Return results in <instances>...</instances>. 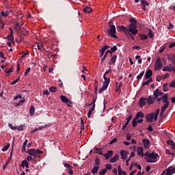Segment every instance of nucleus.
<instances>
[{"instance_id": "61", "label": "nucleus", "mask_w": 175, "mask_h": 175, "mask_svg": "<svg viewBox=\"0 0 175 175\" xmlns=\"http://www.w3.org/2000/svg\"><path fill=\"white\" fill-rule=\"evenodd\" d=\"M44 95H50V92L49 90H45L43 92Z\"/></svg>"}, {"instance_id": "10", "label": "nucleus", "mask_w": 175, "mask_h": 175, "mask_svg": "<svg viewBox=\"0 0 175 175\" xmlns=\"http://www.w3.org/2000/svg\"><path fill=\"white\" fill-rule=\"evenodd\" d=\"M165 171H166L165 175L174 174V173H175V166L173 165V166L169 167Z\"/></svg>"}, {"instance_id": "24", "label": "nucleus", "mask_w": 175, "mask_h": 175, "mask_svg": "<svg viewBox=\"0 0 175 175\" xmlns=\"http://www.w3.org/2000/svg\"><path fill=\"white\" fill-rule=\"evenodd\" d=\"M94 154H99V155H103V153L102 152V149H99L98 148H94Z\"/></svg>"}, {"instance_id": "4", "label": "nucleus", "mask_w": 175, "mask_h": 175, "mask_svg": "<svg viewBox=\"0 0 175 175\" xmlns=\"http://www.w3.org/2000/svg\"><path fill=\"white\" fill-rule=\"evenodd\" d=\"M109 84H110V78H107L104 79V83L103 87L100 89L99 93L102 94L103 91H105V90L107 89L109 87Z\"/></svg>"}, {"instance_id": "54", "label": "nucleus", "mask_w": 175, "mask_h": 175, "mask_svg": "<svg viewBox=\"0 0 175 175\" xmlns=\"http://www.w3.org/2000/svg\"><path fill=\"white\" fill-rule=\"evenodd\" d=\"M158 114H159V109L156 110V112L154 113V115L155 116V118H158Z\"/></svg>"}, {"instance_id": "17", "label": "nucleus", "mask_w": 175, "mask_h": 175, "mask_svg": "<svg viewBox=\"0 0 175 175\" xmlns=\"http://www.w3.org/2000/svg\"><path fill=\"white\" fill-rule=\"evenodd\" d=\"M164 105L161 107V114H163V113H165L166 109H167V107H169V103H164Z\"/></svg>"}, {"instance_id": "52", "label": "nucleus", "mask_w": 175, "mask_h": 175, "mask_svg": "<svg viewBox=\"0 0 175 175\" xmlns=\"http://www.w3.org/2000/svg\"><path fill=\"white\" fill-rule=\"evenodd\" d=\"M105 51H106L105 49H103V48H101V49L100 50V57H103V54H105Z\"/></svg>"}, {"instance_id": "32", "label": "nucleus", "mask_w": 175, "mask_h": 175, "mask_svg": "<svg viewBox=\"0 0 175 175\" xmlns=\"http://www.w3.org/2000/svg\"><path fill=\"white\" fill-rule=\"evenodd\" d=\"M118 29H119L120 31H122L123 32H126V31H128V28H126V27H124V26H119V27H118Z\"/></svg>"}, {"instance_id": "13", "label": "nucleus", "mask_w": 175, "mask_h": 175, "mask_svg": "<svg viewBox=\"0 0 175 175\" xmlns=\"http://www.w3.org/2000/svg\"><path fill=\"white\" fill-rule=\"evenodd\" d=\"M17 17L19 22L16 23V27L21 28V27H23V23L21 24L20 22L21 23L23 21V14H18Z\"/></svg>"}, {"instance_id": "9", "label": "nucleus", "mask_w": 175, "mask_h": 175, "mask_svg": "<svg viewBox=\"0 0 175 175\" xmlns=\"http://www.w3.org/2000/svg\"><path fill=\"white\" fill-rule=\"evenodd\" d=\"M120 155H121V159L125 161L126 159H128V155H129V152L122 150L120 151Z\"/></svg>"}, {"instance_id": "53", "label": "nucleus", "mask_w": 175, "mask_h": 175, "mask_svg": "<svg viewBox=\"0 0 175 175\" xmlns=\"http://www.w3.org/2000/svg\"><path fill=\"white\" fill-rule=\"evenodd\" d=\"M29 72H31V68L30 67L27 68V69L26 70L25 72V76H27L28 73H29Z\"/></svg>"}, {"instance_id": "35", "label": "nucleus", "mask_w": 175, "mask_h": 175, "mask_svg": "<svg viewBox=\"0 0 175 175\" xmlns=\"http://www.w3.org/2000/svg\"><path fill=\"white\" fill-rule=\"evenodd\" d=\"M141 3L142 4V6H148L150 3L146 0H140Z\"/></svg>"}, {"instance_id": "2", "label": "nucleus", "mask_w": 175, "mask_h": 175, "mask_svg": "<svg viewBox=\"0 0 175 175\" xmlns=\"http://www.w3.org/2000/svg\"><path fill=\"white\" fill-rule=\"evenodd\" d=\"M27 154H29L31 157L33 158H40V154H43V152L39 149L31 148L27 151Z\"/></svg>"}, {"instance_id": "12", "label": "nucleus", "mask_w": 175, "mask_h": 175, "mask_svg": "<svg viewBox=\"0 0 175 175\" xmlns=\"http://www.w3.org/2000/svg\"><path fill=\"white\" fill-rule=\"evenodd\" d=\"M163 72H173V66L172 64H168L163 67L162 68Z\"/></svg>"}, {"instance_id": "60", "label": "nucleus", "mask_w": 175, "mask_h": 175, "mask_svg": "<svg viewBox=\"0 0 175 175\" xmlns=\"http://www.w3.org/2000/svg\"><path fill=\"white\" fill-rule=\"evenodd\" d=\"M133 50H140L141 48L139 46H133Z\"/></svg>"}, {"instance_id": "48", "label": "nucleus", "mask_w": 175, "mask_h": 175, "mask_svg": "<svg viewBox=\"0 0 175 175\" xmlns=\"http://www.w3.org/2000/svg\"><path fill=\"white\" fill-rule=\"evenodd\" d=\"M46 128H49V125L46 124V125L38 127V131H42V129H44Z\"/></svg>"}, {"instance_id": "29", "label": "nucleus", "mask_w": 175, "mask_h": 175, "mask_svg": "<svg viewBox=\"0 0 175 175\" xmlns=\"http://www.w3.org/2000/svg\"><path fill=\"white\" fill-rule=\"evenodd\" d=\"M167 144L169 146H171V148H172V150H174L175 149V144H174V142L172 141V140H170V141H167Z\"/></svg>"}, {"instance_id": "19", "label": "nucleus", "mask_w": 175, "mask_h": 175, "mask_svg": "<svg viewBox=\"0 0 175 175\" xmlns=\"http://www.w3.org/2000/svg\"><path fill=\"white\" fill-rule=\"evenodd\" d=\"M12 12V10H7V11H1V16H3V17H8L9 16L10 13Z\"/></svg>"}, {"instance_id": "6", "label": "nucleus", "mask_w": 175, "mask_h": 175, "mask_svg": "<svg viewBox=\"0 0 175 175\" xmlns=\"http://www.w3.org/2000/svg\"><path fill=\"white\" fill-rule=\"evenodd\" d=\"M163 64L161 62V57H158L154 63V69L155 70H161V68H163Z\"/></svg>"}, {"instance_id": "55", "label": "nucleus", "mask_w": 175, "mask_h": 175, "mask_svg": "<svg viewBox=\"0 0 175 175\" xmlns=\"http://www.w3.org/2000/svg\"><path fill=\"white\" fill-rule=\"evenodd\" d=\"M20 80V77H18V79H16L15 81H12L11 83L12 85H14V84H16V83Z\"/></svg>"}, {"instance_id": "42", "label": "nucleus", "mask_w": 175, "mask_h": 175, "mask_svg": "<svg viewBox=\"0 0 175 175\" xmlns=\"http://www.w3.org/2000/svg\"><path fill=\"white\" fill-rule=\"evenodd\" d=\"M143 76H144V71H142L139 75L137 76V80H140V79H142V77H143Z\"/></svg>"}, {"instance_id": "47", "label": "nucleus", "mask_w": 175, "mask_h": 175, "mask_svg": "<svg viewBox=\"0 0 175 175\" xmlns=\"http://www.w3.org/2000/svg\"><path fill=\"white\" fill-rule=\"evenodd\" d=\"M5 73H12L13 72V68H5Z\"/></svg>"}, {"instance_id": "63", "label": "nucleus", "mask_w": 175, "mask_h": 175, "mask_svg": "<svg viewBox=\"0 0 175 175\" xmlns=\"http://www.w3.org/2000/svg\"><path fill=\"white\" fill-rule=\"evenodd\" d=\"M95 102H96V98H94L92 103H91V105L92 106H94L95 107Z\"/></svg>"}, {"instance_id": "40", "label": "nucleus", "mask_w": 175, "mask_h": 175, "mask_svg": "<svg viewBox=\"0 0 175 175\" xmlns=\"http://www.w3.org/2000/svg\"><path fill=\"white\" fill-rule=\"evenodd\" d=\"M51 92H57V88L55 86H52L49 88Z\"/></svg>"}, {"instance_id": "34", "label": "nucleus", "mask_w": 175, "mask_h": 175, "mask_svg": "<svg viewBox=\"0 0 175 175\" xmlns=\"http://www.w3.org/2000/svg\"><path fill=\"white\" fill-rule=\"evenodd\" d=\"M29 113L31 116H33V114H35V107L33 106L30 107Z\"/></svg>"}, {"instance_id": "45", "label": "nucleus", "mask_w": 175, "mask_h": 175, "mask_svg": "<svg viewBox=\"0 0 175 175\" xmlns=\"http://www.w3.org/2000/svg\"><path fill=\"white\" fill-rule=\"evenodd\" d=\"M95 163H96V165H97V166H98V165H100V159H99L98 157H96V158L95 159Z\"/></svg>"}, {"instance_id": "15", "label": "nucleus", "mask_w": 175, "mask_h": 175, "mask_svg": "<svg viewBox=\"0 0 175 175\" xmlns=\"http://www.w3.org/2000/svg\"><path fill=\"white\" fill-rule=\"evenodd\" d=\"M142 143L144 144V148H148L150 146V139H143Z\"/></svg>"}, {"instance_id": "18", "label": "nucleus", "mask_w": 175, "mask_h": 175, "mask_svg": "<svg viewBox=\"0 0 175 175\" xmlns=\"http://www.w3.org/2000/svg\"><path fill=\"white\" fill-rule=\"evenodd\" d=\"M91 12H92V8H90L89 5H86L83 9V13H88V14H90Z\"/></svg>"}, {"instance_id": "26", "label": "nucleus", "mask_w": 175, "mask_h": 175, "mask_svg": "<svg viewBox=\"0 0 175 175\" xmlns=\"http://www.w3.org/2000/svg\"><path fill=\"white\" fill-rule=\"evenodd\" d=\"M167 98H169V94H165L163 97H161L163 103H169V101H167Z\"/></svg>"}, {"instance_id": "27", "label": "nucleus", "mask_w": 175, "mask_h": 175, "mask_svg": "<svg viewBox=\"0 0 175 175\" xmlns=\"http://www.w3.org/2000/svg\"><path fill=\"white\" fill-rule=\"evenodd\" d=\"M60 99L63 103H67V102H69V98L65 96H60Z\"/></svg>"}, {"instance_id": "41", "label": "nucleus", "mask_w": 175, "mask_h": 175, "mask_svg": "<svg viewBox=\"0 0 175 175\" xmlns=\"http://www.w3.org/2000/svg\"><path fill=\"white\" fill-rule=\"evenodd\" d=\"M107 173V169H103L101 171H100L99 174L100 175H105Z\"/></svg>"}, {"instance_id": "20", "label": "nucleus", "mask_w": 175, "mask_h": 175, "mask_svg": "<svg viewBox=\"0 0 175 175\" xmlns=\"http://www.w3.org/2000/svg\"><path fill=\"white\" fill-rule=\"evenodd\" d=\"M104 157L105 159H109V158H110L111 157H113V151L112 150L108 151L107 153H105L104 154Z\"/></svg>"}, {"instance_id": "30", "label": "nucleus", "mask_w": 175, "mask_h": 175, "mask_svg": "<svg viewBox=\"0 0 175 175\" xmlns=\"http://www.w3.org/2000/svg\"><path fill=\"white\" fill-rule=\"evenodd\" d=\"M98 170H99V166L96 165L93 167V169L92 170V173L93 174H95V173H98Z\"/></svg>"}, {"instance_id": "31", "label": "nucleus", "mask_w": 175, "mask_h": 175, "mask_svg": "<svg viewBox=\"0 0 175 175\" xmlns=\"http://www.w3.org/2000/svg\"><path fill=\"white\" fill-rule=\"evenodd\" d=\"M21 166L22 167H27L28 168V162L27 161V160H23L21 163Z\"/></svg>"}, {"instance_id": "22", "label": "nucleus", "mask_w": 175, "mask_h": 175, "mask_svg": "<svg viewBox=\"0 0 175 175\" xmlns=\"http://www.w3.org/2000/svg\"><path fill=\"white\" fill-rule=\"evenodd\" d=\"M144 118V113H143V112L139 111L137 113V115L135 116V120H139V118Z\"/></svg>"}, {"instance_id": "7", "label": "nucleus", "mask_w": 175, "mask_h": 175, "mask_svg": "<svg viewBox=\"0 0 175 175\" xmlns=\"http://www.w3.org/2000/svg\"><path fill=\"white\" fill-rule=\"evenodd\" d=\"M146 120L147 122H155L157 118H155V116L154 115V113H151L146 116Z\"/></svg>"}, {"instance_id": "57", "label": "nucleus", "mask_w": 175, "mask_h": 175, "mask_svg": "<svg viewBox=\"0 0 175 175\" xmlns=\"http://www.w3.org/2000/svg\"><path fill=\"white\" fill-rule=\"evenodd\" d=\"M169 76H170V75L169 73H165L163 77V79H167V77H169Z\"/></svg>"}, {"instance_id": "49", "label": "nucleus", "mask_w": 175, "mask_h": 175, "mask_svg": "<svg viewBox=\"0 0 175 175\" xmlns=\"http://www.w3.org/2000/svg\"><path fill=\"white\" fill-rule=\"evenodd\" d=\"M46 128H49V125L46 124V125L38 127V131H42V129H44Z\"/></svg>"}, {"instance_id": "37", "label": "nucleus", "mask_w": 175, "mask_h": 175, "mask_svg": "<svg viewBox=\"0 0 175 175\" xmlns=\"http://www.w3.org/2000/svg\"><path fill=\"white\" fill-rule=\"evenodd\" d=\"M10 147V144H8L7 145H5L3 148H2V151L5 152V151H8V150H9V148Z\"/></svg>"}, {"instance_id": "56", "label": "nucleus", "mask_w": 175, "mask_h": 175, "mask_svg": "<svg viewBox=\"0 0 175 175\" xmlns=\"http://www.w3.org/2000/svg\"><path fill=\"white\" fill-rule=\"evenodd\" d=\"M106 169H107L108 170H111V164H107L105 165Z\"/></svg>"}, {"instance_id": "39", "label": "nucleus", "mask_w": 175, "mask_h": 175, "mask_svg": "<svg viewBox=\"0 0 175 175\" xmlns=\"http://www.w3.org/2000/svg\"><path fill=\"white\" fill-rule=\"evenodd\" d=\"M16 130L17 131H24V126L21 125V126H16Z\"/></svg>"}, {"instance_id": "8", "label": "nucleus", "mask_w": 175, "mask_h": 175, "mask_svg": "<svg viewBox=\"0 0 175 175\" xmlns=\"http://www.w3.org/2000/svg\"><path fill=\"white\" fill-rule=\"evenodd\" d=\"M137 154L139 157H146V153L144 154V148L142 146L137 148Z\"/></svg>"}, {"instance_id": "33", "label": "nucleus", "mask_w": 175, "mask_h": 175, "mask_svg": "<svg viewBox=\"0 0 175 175\" xmlns=\"http://www.w3.org/2000/svg\"><path fill=\"white\" fill-rule=\"evenodd\" d=\"M139 37L140 38L141 40H146V39H148V38L147 35H144V34H139Z\"/></svg>"}, {"instance_id": "23", "label": "nucleus", "mask_w": 175, "mask_h": 175, "mask_svg": "<svg viewBox=\"0 0 175 175\" xmlns=\"http://www.w3.org/2000/svg\"><path fill=\"white\" fill-rule=\"evenodd\" d=\"M116 61H117V55H113L109 61V65H113L116 64Z\"/></svg>"}, {"instance_id": "50", "label": "nucleus", "mask_w": 175, "mask_h": 175, "mask_svg": "<svg viewBox=\"0 0 175 175\" xmlns=\"http://www.w3.org/2000/svg\"><path fill=\"white\" fill-rule=\"evenodd\" d=\"M0 25L1 28H3V27H5V23L2 21V16H0Z\"/></svg>"}, {"instance_id": "46", "label": "nucleus", "mask_w": 175, "mask_h": 175, "mask_svg": "<svg viewBox=\"0 0 175 175\" xmlns=\"http://www.w3.org/2000/svg\"><path fill=\"white\" fill-rule=\"evenodd\" d=\"M170 87L171 88H174L175 87V79H174L170 84Z\"/></svg>"}, {"instance_id": "58", "label": "nucleus", "mask_w": 175, "mask_h": 175, "mask_svg": "<svg viewBox=\"0 0 175 175\" xmlns=\"http://www.w3.org/2000/svg\"><path fill=\"white\" fill-rule=\"evenodd\" d=\"M131 139H132V135H131V134H127V135H126V139L127 140H131Z\"/></svg>"}, {"instance_id": "64", "label": "nucleus", "mask_w": 175, "mask_h": 175, "mask_svg": "<svg viewBox=\"0 0 175 175\" xmlns=\"http://www.w3.org/2000/svg\"><path fill=\"white\" fill-rule=\"evenodd\" d=\"M172 47H175V42H173L169 45L170 49H172Z\"/></svg>"}, {"instance_id": "59", "label": "nucleus", "mask_w": 175, "mask_h": 175, "mask_svg": "<svg viewBox=\"0 0 175 175\" xmlns=\"http://www.w3.org/2000/svg\"><path fill=\"white\" fill-rule=\"evenodd\" d=\"M116 142H117V138L113 139L110 142L109 144H113V143H116Z\"/></svg>"}, {"instance_id": "1", "label": "nucleus", "mask_w": 175, "mask_h": 175, "mask_svg": "<svg viewBox=\"0 0 175 175\" xmlns=\"http://www.w3.org/2000/svg\"><path fill=\"white\" fill-rule=\"evenodd\" d=\"M145 157H146V160L148 163H155L158 161V154L155 152H146Z\"/></svg>"}, {"instance_id": "21", "label": "nucleus", "mask_w": 175, "mask_h": 175, "mask_svg": "<svg viewBox=\"0 0 175 175\" xmlns=\"http://www.w3.org/2000/svg\"><path fill=\"white\" fill-rule=\"evenodd\" d=\"M118 159H120V155L116 154L111 160V163H114V162H117Z\"/></svg>"}, {"instance_id": "62", "label": "nucleus", "mask_w": 175, "mask_h": 175, "mask_svg": "<svg viewBox=\"0 0 175 175\" xmlns=\"http://www.w3.org/2000/svg\"><path fill=\"white\" fill-rule=\"evenodd\" d=\"M111 50L112 51V52L113 53V51H117V46H113L111 48Z\"/></svg>"}, {"instance_id": "36", "label": "nucleus", "mask_w": 175, "mask_h": 175, "mask_svg": "<svg viewBox=\"0 0 175 175\" xmlns=\"http://www.w3.org/2000/svg\"><path fill=\"white\" fill-rule=\"evenodd\" d=\"M148 36L150 38H154V33L152 32V30H151V29H148Z\"/></svg>"}, {"instance_id": "25", "label": "nucleus", "mask_w": 175, "mask_h": 175, "mask_svg": "<svg viewBox=\"0 0 175 175\" xmlns=\"http://www.w3.org/2000/svg\"><path fill=\"white\" fill-rule=\"evenodd\" d=\"M118 175H126V172H123L122 169H121V165L118 166Z\"/></svg>"}, {"instance_id": "28", "label": "nucleus", "mask_w": 175, "mask_h": 175, "mask_svg": "<svg viewBox=\"0 0 175 175\" xmlns=\"http://www.w3.org/2000/svg\"><path fill=\"white\" fill-rule=\"evenodd\" d=\"M154 99H155V98H152L151 97V96H149L148 98V99H147V103H148V105H152V103H154Z\"/></svg>"}, {"instance_id": "38", "label": "nucleus", "mask_w": 175, "mask_h": 175, "mask_svg": "<svg viewBox=\"0 0 175 175\" xmlns=\"http://www.w3.org/2000/svg\"><path fill=\"white\" fill-rule=\"evenodd\" d=\"M152 81V78H150L148 81H146L145 82L143 83V85H148Z\"/></svg>"}, {"instance_id": "3", "label": "nucleus", "mask_w": 175, "mask_h": 175, "mask_svg": "<svg viewBox=\"0 0 175 175\" xmlns=\"http://www.w3.org/2000/svg\"><path fill=\"white\" fill-rule=\"evenodd\" d=\"M127 32H129V33H131L132 35H137V33H139V30L137 29L136 23L130 24L129 25Z\"/></svg>"}, {"instance_id": "43", "label": "nucleus", "mask_w": 175, "mask_h": 175, "mask_svg": "<svg viewBox=\"0 0 175 175\" xmlns=\"http://www.w3.org/2000/svg\"><path fill=\"white\" fill-rule=\"evenodd\" d=\"M8 126L10 128V129H12V131H16V126H13V124L9 123Z\"/></svg>"}, {"instance_id": "44", "label": "nucleus", "mask_w": 175, "mask_h": 175, "mask_svg": "<svg viewBox=\"0 0 175 175\" xmlns=\"http://www.w3.org/2000/svg\"><path fill=\"white\" fill-rule=\"evenodd\" d=\"M137 125V119L135 118L133 120V126H136Z\"/></svg>"}, {"instance_id": "16", "label": "nucleus", "mask_w": 175, "mask_h": 175, "mask_svg": "<svg viewBox=\"0 0 175 175\" xmlns=\"http://www.w3.org/2000/svg\"><path fill=\"white\" fill-rule=\"evenodd\" d=\"M152 76V70H148L145 74V77L146 80H148L150 79V77Z\"/></svg>"}, {"instance_id": "5", "label": "nucleus", "mask_w": 175, "mask_h": 175, "mask_svg": "<svg viewBox=\"0 0 175 175\" xmlns=\"http://www.w3.org/2000/svg\"><path fill=\"white\" fill-rule=\"evenodd\" d=\"M107 32L110 36L114 39H117V36L116 35V26L114 25H110V28L107 30Z\"/></svg>"}, {"instance_id": "51", "label": "nucleus", "mask_w": 175, "mask_h": 175, "mask_svg": "<svg viewBox=\"0 0 175 175\" xmlns=\"http://www.w3.org/2000/svg\"><path fill=\"white\" fill-rule=\"evenodd\" d=\"M64 165L65 166V167H68V169H73V167H72L70 165H69L68 163H64Z\"/></svg>"}, {"instance_id": "11", "label": "nucleus", "mask_w": 175, "mask_h": 175, "mask_svg": "<svg viewBox=\"0 0 175 175\" xmlns=\"http://www.w3.org/2000/svg\"><path fill=\"white\" fill-rule=\"evenodd\" d=\"M163 95L162 91H159V89H156L153 92V99H157L158 96Z\"/></svg>"}, {"instance_id": "14", "label": "nucleus", "mask_w": 175, "mask_h": 175, "mask_svg": "<svg viewBox=\"0 0 175 175\" xmlns=\"http://www.w3.org/2000/svg\"><path fill=\"white\" fill-rule=\"evenodd\" d=\"M146 100H147V99L141 98L138 103L139 107H143V106H145V105L146 103Z\"/></svg>"}]
</instances>
